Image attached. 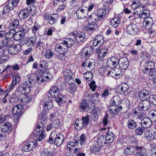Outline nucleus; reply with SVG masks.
Masks as SVG:
<instances>
[{
  "label": "nucleus",
  "instance_id": "50",
  "mask_svg": "<svg viewBox=\"0 0 156 156\" xmlns=\"http://www.w3.org/2000/svg\"><path fill=\"white\" fill-rule=\"evenodd\" d=\"M61 97H62V96L60 94H59V95L58 96L55 97V101L57 103L59 106H61L64 102L63 98Z\"/></svg>",
  "mask_w": 156,
  "mask_h": 156
},
{
  "label": "nucleus",
  "instance_id": "19",
  "mask_svg": "<svg viewBox=\"0 0 156 156\" xmlns=\"http://www.w3.org/2000/svg\"><path fill=\"white\" fill-rule=\"evenodd\" d=\"M95 65V62L93 59L86 60L82 64V66L85 67H87V68L90 69V71L94 69Z\"/></svg>",
  "mask_w": 156,
  "mask_h": 156
},
{
  "label": "nucleus",
  "instance_id": "32",
  "mask_svg": "<svg viewBox=\"0 0 156 156\" xmlns=\"http://www.w3.org/2000/svg\"><path fill=\"white\" fill-rule=\"evenodd\" d=\"M127 127L130 129H135L137 126L136 122L132 119H129L127 122Z\"/></svg>",
  "mask_w": 156,
  "mask_h": 156
},
{
  "label": "nucleus",
  "instance_id": "63",
  "mask_svg": "<svg viewBox=\"0 0 156 156\" xmlns=\"http://www.w3.org/2000/svg\"><path fill=\"white\" fill-rule=\"evenodd\" d=\"M144 8L145 9L146 8L144 5L141 4L140 5H138L137 7H136V11L137 14L138 15L139 13V11H140L141 12H142V8Z\"/></svg>",
  "mask_w": 156,
  "mask_h": 156
},
{
  "label": "nucleus",
  "instance_id": "17",
  "mask_svg": "<svg viewBox=\"0 0 156 156\" xmlns=\"http://www.w3.org/2000/svg\"><path fill=\"white\" fill-rule=\"evenodd\" d=\"M152 125V121L148 117L143 118L141 122V126L142 128L146 129L150 127Z\"/></svg>",
  "mask_w": 156,
  "mask_h": 156
},
{
  "label": "nucleus",
  "instance_id": "42",
  "mask_svg": "<svg viewBox=\"0 0 156 156\" xmlns=\"http://www.w3.org/2000/svg\"><path fill=\"white\" fill-rule=\"evenodd\" d=\"M17 93V91H16L15 93L13 94L9 98V101L10 103L15 104L18 101L19 98L16 95Z\"/></svg>",
  "mask_w": 156,
  "mask_h": 156
},
{
  "label": "nucleus",
  "instance_id": "1",
  "mask_svg": "<svg viewBox=\"0 0 156 156\" xmlns=\"http://www.w3.org/2000/svg\"><path fill=\"white\" fill-rule=\"evenodd\" d=\"M64 140L63 136L61 133L57 134L55 131H52L51 133L47 142L50 144L53 143L57 146L61 145Z\"/></svg>",
  "mask_w": 156,
  "mask_h": 156
},
{
  "label": "nucleus",
  "instance_id": "64",
  "mask_svg": "<svg viewBox=\"0 0 156 156\" xmlns=\"http://www.w3.org/2000/svg\"><path fill=\"white\" fill-rule=\"evenodd\" d=\"M50 152L47 149H44L41 152L40 156H48Z\"/></svg>",
  "mask_w": 156,
  "mask_h": 156
},
{
  "label": "nucleus",
  "instance_id": "22",
  "mask_svg": "<svg viewBox=\"0 0 156 156\" xmlns=\"http://www.w3.org/2000/svg\"><path fill=\"white\" fill-rule=\"evenodd\" d=\"M137 151L135 156H147L148 154L147 150L144 147L137 145Z\"/></svg>",
  "mask_w": 156,
  "mask_h": 156
},
{
  "label": "nucleus",
  "instance_id": "60",
  "mask_svg": "<svg viewBox=\"0 0 156 156\" xmlns=\"http://www.w3.org/2000/svg\"><path fill=\"white\" fill-rule=\"evenodd\" d=\"M149 114L151 115L153 121L156 122V111L154 109L151 110L150 111Z\"/></svg>",
  "mask_w": 156,
  "mask_h": 156
},
{
  "label": "nucleus",
  "instance_id": "24",
  "mask_svg": "<svg viewBox=\"0 0 156 156\" xmlns=\"http://www.w3.org/2000/svg\"><path fill=\"white\" fill-rule=\"evenodd\" d=\"M29 15V12L28 8L21 9L20 12L18 16L21 20H24L28 17Z\"/></svg>",
  "mask_w": 156,
  "mask_h": 156
},
{
  "label": "nucleus",
  "instance_id": "44",
  "mask_svg": "<svg viewBox=\"0 0 156 156\" xmlns=\"http://www.w3.org/2000/svg\"><path fill=\"white\" fill-rule=\"evenodd\" d=\"M58 13L51 14L50 16L49 20H48L49 23L51 24H53L55 20L58 17Z\"/></svg>",
  "mask_w": 156,
  "mask_h": 156
},
{
  "label": "nucleus",
  "instance_id": "52",
  "mask_svg": "<svg viewBox=\"0 0 156 156\" xmlns=\"http://www.w3.org/2000/svg\"><path fill=\"white\" fill-rule=\"evenodd\" d=\"M144 128H142V127H137L134 131L135 135L137 136L142 135L144 130Z\"/></svg>",
  "mask_w": 156,
  "mask_h": 156
},
{
  "label": "nucleus",
  "instance_id": "13",
  "mask_svg": "<svg viewBox=\"0 0 156 156\" xmlns=\"http://www.w3.org/2000/svg\"><path fill=\"white\" fill-rule=\"evenodd\" d=\"M119 63V59L116 57H112L109 58L107 62V67L113 68L117 66Z\"/></svg>",
  "mask_w": 156,
  "mask_h": 156
},
{
  "label": "nucleus",
  "instance_id": "45",
  "mask_svg": "<svg viewBox=\"0 0 156 156\" xmlns=\"http://www.w3.org/2000/svg\"><path fill=\"white\" fill-rule=\"evenodd\" d=\"M8 69H10V70L18 71L20 70V67L19 64H15L12 66L8 65L5 68V70H6Z\"/></svg>",
  "mask_w": 156,
  "mask_h": 156
},
{
  "label": "nucleus",
  "instance_id": "33",
  "mask_svg": "<svg viewBox=\"0 0 156 156\" xmlns=\"http://www.w3.org/2000/svg\"><path fill=\"white\" fill-rule=\"evenodd\" d=\"M62 42L68 49L71 47L74 43V41L72 39L68 38H66Z\"/></svg>",
  "mask_w": 156,
  "mask_h": 156
},
{
  "label": "nucleus",
  "instance_id": "28",
  "mask_svg": "<svg viewBox=\"0 0 156 156\" xmlns=\"http://www.w3.org/2000/svg\"><path fill=\"white\" fill-rule=\"evenodd\" d=\"M12 42V41L9 39L5 38L0 41V47L5 48V47L8 48Z\"/></svg>",
  "mask_w": 156,
  "mask_h": 156
},
{
  "label": "nucleus",
  "instance_id": "25",
  "mask_svg": "<svg viewBox=\"0 0 156 156\" xmlns=\"http://www.w3.org/2000/svg\"><path fill=\"white\" fill-rule=\"evenodd\" d=\"M150 92L148 90L144 89L140 91L138 94L139 98L142 100H145L147 96L150 95Z\"/></svg>",
  "mask_w": 156,
  "mask_h": 156
},
{
  "label": "nucleus",
  "instance_id": "58",
  "mask_svg": "<svg viewBox=\"0 0 156 156\" xmlns=\"http://www.w3.org/2000/svg\"><path fill=\"white\" fill-rule=\"evenodd\" d=\"M149 101L152 104L156 105V94H152L149 97Z\"/></svg>",
  "mask_w": 156,
  "mask_h": 156
},
{
  "label": "nucleus",
  "instance_id": "55",
  "mask_svg": "<svg viewBox=\"0 0 156 156\" xmlns=\"http://www.w3.org/2000/svg\"><path fill=\"white\" fill-rule=\"evenodd\" d=\"M15 30H9L5 35V38L10 39L14 37Z\"/></svg>",
  "mask_w": 156,
  "mask_h": 156
},
{
  "label": "nucleus",
  "instance_id": "39",
  "mask_svg": "<svg viewBox=\"0 0 156 156\" xmlns=\"http://www.w3.org/2000/svg\"><path fill=\"white\" fill-rule=\"evenodd\" d=\"M98 145L99 147L104 146L107 143L105 137L102 135H100L99 136L97 140Z\"/></svg>",
  "mask_w": 156,
  "mask_h": 156
},
{
  "label": "nucleus",
  "instance_id": "36",
  "mask_svg": "<svg viewBox=\"0 0 156 156\" xmlns=\"http://www.w3.org/2000/svg\"><path fill=\"white\" fill-rule=\"evenodd\" d=\"M39 67L42 73H44L45 70L48 69V64L46 61L42 60L39 64Z\"/></svg>",
  "mask_w": 156,
  "mask_h": 156
},
{
  "label": "nucleus",
  "instance_id": "29",
  "mask_svg": "<svg viewBox=\"0 0 156 156\" xmlns=\"http://www.w3.org/2000/svg\"><path fill=\"white\" fill-rule=\"evenodd\" d=\"M20 26L19 21L18 20H15L11 23L8 27L9 30H15L19 27Z\"/></svg>",
  "mask_w": 156,
  "mask_h": 156
},
{
  "label": "nucleus",
  "instance_id": "43",
  "mask_svg": "<svg viewBox=\"0 0 156 156\" xmlns=\"http://www.w3.org/2000/svg\"><path fill=\"white\" fill-rule=\"evenodd\" d=\"M108 109L109 112L112 115H116L119 112V109L117 106H110Z\"/></svg>",
  "mask_w": 156,
  "mask_h": 156
},
{
  "label": "nucleus",
  "instance_id": "49",
  "mask_svg": "<svg viewBox=\"0 0 156 156\" xmlns=\"http://www.w3.org/2000/svg\"><path fill=\"white\" fill-rule=\"evenodd\" d=\"M5 4L6 5L8 6L11 10H13L17 6V5L14 3V1H12V0H8Z\"/></svg>",
  "mask_w": 156,
  "mask_h": 156
},
{
  "label": "nucleus",
  "instance_id": "16",
  "mask_svg": "<svg viewBox=\"0 0 156 156\" xmlns=\"http://www.w3.org/2000/svg\"><path fill=\"white\" fill-rule=\"evenodd\" d=\"M36 141L34 142L33 141H30L26 143L23 147V150L25 152H28L32 150L36 146Z\"/></svg>",
  "mask_w": 156,
  "mask_h": 156
},
{
  "label": "nucleus",
  "instance_id": "5",
  "mask_svg": "<svg viewBox=\"0 0 156 156\" xmlns=\"http://www.w3.org/2000/svg\"><path fill=\"white\" fill-rule=\"evenodd\" d=\"M44 127L45 126L43 122H39L36 130L37 132H40L41 131V133L37 136L38 138L36 139L37 142L41 141V140L44 138L45 136V130H43Z\"/></svg>",
  "mask_w": 156,
  "mask_h": 156
},
{
  "label": "nucleus",
  "instance_id": "38",
  "mask_svg": "<svg viewBox=\"0 0 156 156\" xmlns=\"http://www.w3.org/2000/svg\"><path fill=\"white\" fill-rule=\"evenodd\" d=\"M111 25L115 28L117 27L120 23V19L118 17H115L112 19L110 21Z\"/></svg>",
  "mask_w": 156,
  "mask_h": 156
},
{
  "label": "nucleus",
  "instance_id": "10",
  "mask_svg": "<svg viewBox=\"0 0 156 156\" xmlns=\"http://www.w3.org/2000/svg\"><path fill=\"white\" fill-rule=\"evenodd\" d=\"M8 52L10 55H14L19 52L21 50V46L19 44H13L12 42L8 47Z\"/></svg>",
  "mask_w": 156,
  "mask_h": 156
},
{
  "label": "nucleus",
  "instance_id": "37",
  "mask_svg": "<svg viewBox=\"0 0 156 156\" xmlns=\"http://www.w3.org/2000/svg\"><path fill=\"white\" fill-rule=\"evenodd\" d=\"M146 134V138L148 141H151L154 139L155 135L154 131L152 130L147 131Z\"/></svg>",
  "mask_w": 156,
  "mask_h": 156
},
{
  "label": "nucleus",
  "instance_id": "3",
  "mask_svg": "<svg viewBox=\"0 0 156 156\" xmlns=\"http://www.w3.org/2000/svg\"><path fill=\"white\" fill-rule=\"evenodd\" d=\"M89 116L88 115L83 117L82 119H77L74 124L76 129L78 130H80L83 128H86L89 124Z\"/></svg>",
  "mask_w": 156,
  "mask_h": 156
},
{
  "label": "nucleus",
  "instance_id": "9",
  "mask_svg": "<svg viewBox=\"0 0 156 156\" xmlns=\"http://www.w3.org/2000/svg\"><path fill=\"white\" fill-rule=\"evenodd\" d=\"M23 109V105L21 104L16 105L13 107L12 110V113L16 119H18L19 118Z\"/></svg>",
  "mask_w": 156,
  "mask_h": 156
},
{
  "label": "nucleus",
  "instance_id": "4",
  "mask_svg": "<svg viewBox=\"0 0 156 156\" xmlns=\"http://www.w3.org/2000/svg\"><path fill=\"white\" fill-rule=\"evenodd\" d=\"M108 14L105 9H99L97 10V13H93L90 15V17H92L96 21H100L105 19L107 16Z\"/></svg>",
  "mask_w": 156,
  "mask_h": 156
},
{
  "label": "nucleus",
  "instance_id": "18",
  "mask_svg": "<svg viewBox=\"0 0 156 156\" xmlns=\"http://www.w3.org/2000/svg\"><path fill=\"white\" fill-rule=\"evenodd\" d=\"M93 52V48L90 46H88L84 48L81 52V55L82 56L88 57Z\"/></svg>",
  "mask_w": 156,
  "mask_h": 156
},
{
  "label": "nucleus",
  "instance_id": "51",
  "mask_svg": "<svg viewBox=\"0 0 156 156\" xmlns=\"http://www.w3.org/2000/svg\"><path fill=\"white\" fill-rule=\"evenodd\" d=\"M51 123L53 127L55 129L59 128L60 126L61 123L59 120L57 119H54V120H52Z\"/></svg>",
  "mask_w": 156,
  "mask_h": 156
},
{
  "label": "nucleus",
  "instance_id": "20",
  "mask_svg": "<svg viewBox=\"0 0 156 156\" xmlns=\"http://www.w3.org/2000/svg\"><path fill=\"white\" fill-rule=\"evenodd\" d=\"M68 50L67 48L65 45L62 42L60 44H58L55 46V51L59 54L65 53Z\"/></svg>",
  "mask_w": 156,
  "mask_h": 156
},
{
  "label": "nucleus",
  "instance_id": "56",
  "mask_svg": "<svg viewBox=\"0 0 156 156\" xmlns=\"http://www.w3.org/2000/svg\"><path fill=\"white\" fill-rule=\"evenodd\" d=\"M96 51H99L100 52L102 53L104 55H106L108 50L107 48L105 47L102 46V47H99L96 49Z\"/></svg>",
  "mask_w": 156,
  "mask_h": 156
},
{
  "label": "nucleus",
  "instance_id": "30",
  "mask_svg": "<svg viewBox=\"0 0 156 156\" xmlns=\"http://www.w3.org/2000/svg\"><path fill=\"white\" fill-rule=\"evenodd\" d=\"M49 93L52 97L54 98L60 94L58 88L55 86H53L50 89Z\"/></svg>",
  "mask_w": 156,
  "mask_h": 156
},
{
  "label": "nucleus",
  "instance_id": "40",
  "mask_svg": "<svg viewBox=\"0 0 156 156\" xmlns=\"http://www.w3.org/2000/svg\"><path fill=\"white\" fill-rule=\"evenodd\" d=\"M129 89V87L127 83H123L122 84V86L118 88L119 92L120 94H124Z\"/></svg>",
  "mask_w": 156,
  "mask_h": 156
},
{
  "label": "nucleus",
  "instance_id": "41",
  "mask_svg": "<svg viewBox=\"0 0 156 156\" xmlns=\"http://www.w3.org/2000/svg\"><path fill=\"white\" fill-rule=\"evenodd\" d=\"M14 34V39L18 41L22 39L24 36V33H21L20 32H16L15 30Z\"/></svg>",
  "mask_w": 156,
  "mask_h": 156
},
{
  "label": "nucleus",
  "instance_id": "48",
  "mask_svg": "<svg viewBox=\"0 0 156 156\" xmlns=\"http://www.w3.org/2000/svg\"><path fill=\"white\" fill-rule=\"evenodd\" d=\"M83 76L86 78V80L87 81L91 80L93 77V74L90 72V71H87L83 74Z\"/></svg>",
  "mask_w": 156,
  "mask_h": 156
},
{
  "label": "nucleus",
  "instance_id": "27",
  "mask_svg": "<svg viewBox=\"0 0 156 156\" xmlns=\"http://www.w3.org/2000/svg\"><path fill=\"white\" fill-rule=\"evenodd\" d=\"M121 101L119 96H115L112 98L110 101V105L111 106H117L121 103Z\"/></svg>",
  "mask_w": 156,
  "mask_h": 156
},
{
  "label": "nucleus",
  "instance_id": "62",
  "mask_svg": "<svg viewBox=\"0 0 156 156\" xmlns=\"http://www.w3.org/2000/svg\"><path fill=\"white\" fill-rule=\"evenodd\" d=\"M97 54V59L98 60L101 61L106 55L100 52L99 51H96Z\"/></svg>",
  "mask_w": 156,
  "mask_h": 156
},
{
  "label": "nucleus",
  "instance_id": "46",
  "mask_svg": "<svg viewBox=\"0 0 156 156\" xmlns=\"http://www.w3.org/2000/svg\"><path fill=\"white\" fill-rule=\"evenodd\" d=\"M88 107L86 100L82 101L80 105V110L81 112H84Z\"/></svg>",
  "mask_w": 156,
  "mask_h": 156
},
{
  "label": "nucleus",
  "instance_id": "14",
  "mask_svg": "<svg viewBox=\"0 0 156 156\" xmlns=\"http://www.w3.org/2000/svg\"><path fill=\"white\" fill-rule=\"evenodd\" d=\"M120 69L123 70L126 69L129 65V61L126 57H123L119 59L118 64Z\"/></svg>",
  "mask_w": 156,
  "mask_h": 156
},
{
  "label": "nucleus",
  "instance_id": "15",
  "mask_svg": "<svg viewBox=\"0 0 156 156\" xmlns=\"http://www.w3.org/2000/svg\"><path fill=\"white\" fill-rule=\"evenodd\" d=\"M154 67L155 64L153 61L147 62L144 64V69L143 71L144 73L147 74L154 70Z\"/></svg>",
  "mask_w": 156,
  "mask_h": 156
},
{
  "label": "nucleus",
  "instance_id": "31",
  "mask_svg": "<svg viewBox=\"0 0 156 156\" xmlns=\"http://www.w3.org/2000/svg\"><path fill=\"white\" fill-rule=\"evenodd\" d=\"M85 38V33L83 32H81L76 35L75 39L77 42L80 43L84 41Z\"/></svg>",
  "mask_w": 156,
  "mask_h": 156
},
{
  "label": "nucleus",
  "instance_id": "34",
  "mask_svg": "<svg viewBox=\"0 0 156 156\" xmlns=\"http://www.w3.org/2000/svg\"><path fill=\"white\" fill-rule=\"evenodd\" d=\"M105 138L107 143H110L114 141L115 136L111 132H108L106 133Z\"/></svg>",
  "mask_w": 156,
  "mask_h": 156
},
{
  "label": "nucleus",
  "instance_id": "23",
  "mask_svg": "<svg viewBox=\"0 0 156 156\" xmlns=\"http://www.w3.org/2000/svg\"><path fill=\"white\" fill-rule=\"evenodd\" d=\"M62 73L65 77L66 82H68V80L69 81L70 80L72 81H73V78L72 77L73 73L70 69H65L63 71Z\"/></svg>",
  "mask_w": 156,
  "mask_h": 156
},
{
  "label": "nucleus",
  "instance_id": "26",
  "mask_svg": "<svg viewBox=\"0 0 156 156\" xmlns=\"http://www.w3.org/2000/svg\"><path fill=\"white\" fill-rule=\"evenodd\" d=\"M137 145L129 146L127 147L125 150V153L126 155L133 154L136 150Z\"/></svg>",
  "mask_w": 156,
  "mask_h": 156
},
{
  "label": "nucleus",
  "instance_id": "47",
  "mask_svg": "<svg viewBox=\"0 0 156 156\" xmlns=\"http://www.w3.org/2000/svg\"><path fill=\"white\" fill-rule=\"evenodd\" d=\"M9 115H4L1 114H0V124H2L5 123L9 118Z\"/></svg>",
  "mask_w": 156,
  "mask_h": 156
},
{
  "label": "nucleus",
  "instance_id": "59",
  "mask_svg": "<svg viewBox=\"0 0 156 156\" xmlns=\"http://www.w3.org/2000/svg\"><path fill=\"white\" fill-rule=\"evenodd\" d=\"M40 27L39 24L35 23L34 26L31 28L32 32L34 34H35L37 31L40 28Z\"/></svg>",
  "mask_w": 156,
  "mask_h": 156
},
{
  "label": "nucleus",
  "instance_id": "11",
  "mask_svg": "<svg viewBox=\"0 0 156 156\" xmlns=\"http://www.w3.org/2000/svg\"><path fill=\"white\" fill-rule=\"evenodd\" d=\"M87 20L88 23L86 26V29L88 31H92L97 27V21L96 20H94L92 17H91L90 15L89 16Z\"/></svg>",
  "mask_w": 156,
  "mask_h": 156
},
{
  "label": "nucleus",
  "instance_id": "53",
  "mask_svg": "<svg viewBox=\"0 0 156 156\" xmlns=\"http://www.w3.org/2000/svg\"><path fill=\"white\" fill-rule=\"evenodd\" d=\"M12 79V83H13L15 85L18 84L20 79L19 74H17L15 76H13Z\"/></svg>",
  "mask_w": 156,
  "mask_h": 156
},
{
  "label": "nucleus",
  "instance_id": "35",
  "mask_svg": "<svg viewBox=\"0 0 156 156\" xmlns=\"http://www.w3.org/2000/svg\"><path fill=\"white\" fill-rule=\"evenodd\" d=\"M37 37L35 36H33L30 38L26 42L25 44L29 47L34 45L35 43L37 40Z\"/></svg>",
  "mask_w": 156,
  "mask_h": 156
},
{
  "label": "nucleus",
  "instance_id": "61",
  "mask_svg": "<svg viewBox=\"0 0 156 156\" xmlns=\"http://www.w3.org/2000/svg\"><path fill=\"white\" fill-rule=\"evenodd\" d=\"M86 140V137L85 134H82L80 136V145L83 146L84 145L85 141Z\"/></svg>",
  "mask_w": 156,
  "mask_h": 156
},
{
  "label": "nucleus",
  "instance_id": "57",
  "mask_svg": "<svg viewBox=\"0 0 156 156\" xmlns=\"http://www.w3.org/2000/svg\"><path fill=\"white\" fill-rule=\"evenodd\" d=\"M115 78L118 79L122 76V73L120 70L121 69H120V68H115Z\"/></svg>",
  "mask_w": 156,
  "mask_h": 156
},
{
  "label": "nucleus",
  "instance_id": "54",
  "mask_svg": "<svg viewBox=\"0 0 156 156\" xmlns=\"http://www.w3.org/2000/svg\"><path fill=\"white\" fill-rule=\"evenodd\" d=\"M54 55V52L51 49L47 51L45 55V57L48 59H50Z\"/></svg>",
  "mask_w": 156,
  "mask_h": 156
},
{
  "label": "nucleus",
  "instance_id": "6",
  "mask_svg": "<svg viewBox=\"0 0 156 156\" xmlns=\"http://www.w3.org/2000/svg\"><path fill=\"white\" fill-rule=\"evenodd\" d=\"M41 103L42 105L45 109L49 110L51 109L53 106L52 101L51 98L48 96L47 95L44 96L42 100L41 101Z\"/></svg>",
  "mask_w": 156,
  "mask_h": 156
},
{
  "label": "nucleus",
  "instance_id": "7",
  "mask_svg": "<svg viewBox=\"0 0 156 156\" xmlns=\"http://www.w3.org/2000/svg\"><path fill=\"white\" fill-rule=\"evenodd\" d=\"M30 85L27 84L26 83L19 84L17 87L16 91L22 94L25 93H29L30 91Z\"/></svg>",
  "mask_w": 156,
  "mask_h": 156
},
{
  "label": "nucleus",
  "instance_id": "8",
  "mask_svg": "<svg viewBox=\"0 0 156 156\" xmlns=\"http://www.w3.org/2000/svg\"><path fill=\"white\" fill-rule=\"evenodd\" d=\"M87 7L83 6L77 10L76 12V15L78 19H84L88 16Z\"/></svg>",
  "mask_w": 156,
  "mask_h": 156
},
{
  "label": "nucleus",
  "instance_id": "12",
  "mask_svg": "<svg viewBox=\"0 0 156 156\" xmlns=\"http://www.w3.org/2000/svg\"><path fill=\"white\" fill-rule=\"evenodd\" d=\"M127 33L132 35H135L139 31V29L136 25L132 23L129 25L126 28Z\"/></svg>",
  "mask_w": 156,
  "mask_h": 156
},
{
  "label": "nucleus",
  "instance_id": "2",
  "mask_svg": "<svg viewBox=\"0 0 156 156\" xmlns=\"http://www.w3.org/2000/svg\"><path fill=\"white\" fill-rule=\"evenodd\" d=\"M151 107V105L149 101L143 100L139 103L138 107L133 110V114L136 115L140 113V111H147Z\"/></svg>",
  "mask_w": 156,
  "mask_h": 156
},
{
  "label": "nucleus",
  "instance_id": "21",
  "mask_svg": "<svg viewBox=\"0 0 156 156\" xmlns=\"http://www.w3.org/2000/svg\"><path fill=\"white\" fill-rule=\"evenodd\" d=\"M13 126L11 122H6L1 126L2 129L4 131L7 133H10L12 130Z\"/></svg>",
  "mask_w": 156,
  "mask_h": 156
}]
</instances>
